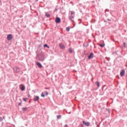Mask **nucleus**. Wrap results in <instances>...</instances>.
<instances>
[{"label":"nucleus","mask_w":127,"mask_h":127,"mask_svg":"<svg viewBox=\"0 0 127 127\" xmlns=\"http://www.w3.org/2000/svg\"><path fill=\"white\" fill-rule=\"evenodd\" d=\"M22 110L23 111V112H26V111H27V108L26 107L23 108Z\"/></svg>","instance_id":"11"},{"label":"nucleus","mask_w":127,"mask_h":127,"mask_svg":"<svg viewBox=\"0 0 127 127\" xmlns=\"http://www.w3.org/2000/svg\"><path fill=\"white\" fill-rule=\"evenodd\" d=\"M100 47H104V46H105V45L100 44Z\"/></svg>","instance_id":"19"},{"label":"nucleus","mask_w":127,"mask_h":127,"mask_svg":"<svg viewBox=\"0 0 127 127\" xmlns=\"http://www.w3.org/2000/svg\"><path fill=\"white\" fill-rule=\"evenodd\" d=\"M39 100V96H36L35 98L34 99V101L35 102H36Z\"/></svg>","instance_id":"10"},{"label":"nucleus","mask_w":127,"mask_h":127,"mask_svg":"<svg viewBox=\"0 0 127 127\" xmlns=\"http://www.w3.org/2000/svg\"><path fill=\"white\" fill-rule=\"evenodd\" d=\"M74 13H75V12H74V11H71V15H73V14H74Z\"/></svg>","instance_id":"21"},{"label":"nucleus","mask_w":127,"mask_h":127,"mask_svg":"<svg viewBox=\"0 0 127 127\" xmlns=\"http://www.w3.org/2000/svg\"><path fill=\"white\" fill-rule=\"evenodd\" d=\"M60 118H61V115H58L57 116V119H59Z\"/></svg>","instance_id":"18"},{"label":"nucleus","mask_w":127,"mask_h":127,"mask_svg":"<svg viewBox=\"0 0 127 127\" xmlns=\"http://www.w3.org/2000/svg\"><path fill=\"white\" fill-rule=\"evenodd\" d=\"M18 105H19V106H20V105H21V103H19L18 104Z\"/></svg>","instance_id":"24"},{"label":"nucleus","mask_w":127,"mask_h":127,"mask_svg":"<svg viewBox=\"0 0 127 127\" xmlns=\"http://www.w3.org/2000/svg\"><path fill=\"white\" fill-rule=\"evenodd\" d=\"M20 88L21 91H24V90H25V86L24 85L21 84L20 85Z\"/></svg>","instance_id":"3"},{"label":"nucleus","mask_w":127,"mask_h":127,"mask_svg":"<svg viewBox=\"0 0 127 127\" xmlns=\"http://www.w3.org/2000/svg\"><path fill=\"white\" fill-rule=\"evenodd\" d=\"M46 16H47V17H50V15L49 14H48V13H46Z\"/></svg>","instance_id":"12"},{"label":"nucleus","mask_w":127,"mask_h":127,"mask_svg":"<svg viewBox=\"0 0 127 127\" xmlns=\"http://www.w3.org/2000/svg\"><path fill=\"white\" fill-rule=\"evenodd\" d=\"M96 84H97V86L98 87H100V82L97 81V82H96Z\"/></svg>","instance_id":"17"},{"label":"nucleus","mask_w":127,"mask_h":127,"mask_svg":"<svg viewBox=\"0 0 127 127\" xmlns=\"http://www.w3.org/2000/svg\"><path fill=\"white\" fill-rule=\"evenodd\" d=\"M69 52H70V53H72V49H69Z\"/></svg>","instance_id":"23"},{"label":"nucleus","mask_w":127,"mask_h":127,"mask_svg":"<svg viewBox=\"0 0 127 127\" xmlns=\"http://www.w3.org/2000/svg\"><path fill=\"white\" fill-rule=\"evenodd\" d=\"M44 47H47V48H50L49 46H48V45H47L46 44L44 45Z\"/></svg>","instance_id":"15"},{"label":"nucleus","mask_w":127,"mask_h":127,"mask_svg":"<svg viewBox=\"0 0 127 127\" xmlns=\"http://www.w3.org/2000/svg\"><path fill=\"white\" fill-rule=\"evenodd\" d=\"M124 45H126V43H124Z\"/></svg>","instance_id":"25"},{"label":"nucleus","mask_w":127,"mask_h":127,"mask_svg":"<svg viewBox=\"0 0 127 127\" xmlns=\"http://www.w3.org/2000/svg\"><path fill=\"white\" fill-rule=\"evenodd\" d=\"M44 60H42V61H43Z\"/></svg>","instance_id":"27"},{"label":"nucleus","mask_w":127,"mask_h":127,"mask_svg":"<svg viewBox=\"0 0 127 127\" xmlns=\"http://www.w3.org/2000/svg\"><path fill=\"white\" fill-rule=\"evenodd\" d=\"M65 127H68V125H65Z\"/></svg>","instance_id":"26"},{"label":"nucleus","mask_w":127,"mask_h":127,"mask_svg":"<svg viewBox=\"0 0 127 127\" xmlns=\"http://www.w3.org/2000/svg\"><path fill=\"white\" fill-rule=\"evenodd\" d=\"M41 97H43V98H44L45 97V95L44 94V93L43 92L42 93Z\"/></svg>","instance_id":"13"},{"label":"nucleus","mask_w":127,"mask_h":127,"mask_svg":"<svg viewBox=\"0 0 127 127\" xmlns=\"http://www.w3.org/2000/svg\"><path fill=\"white\" fill-rule=\"evenodd\" d=\"M45 93H46V96H48L49 95V93L47 91H45Z\"/></svg>","instance_id":"22"},{"label":"nucleus","mask_w":127,"mask_h":127,"mask_svg":"<svg viewBox=\"0 0 127 127\" xmlns=\"http://www.w3.org/2000/svg\"><path fill=\"white\" fill-rule=\"evenodd\" d=\"M73 18H74V17H73V16H70L69 17V19H70V20H72V19H73Z\"/></svg>","instance_id":"16"},{"label":"nucleus","mask_w":127,"mask_h":127,"mask_svg":"<svg viewBox=\"0 0 127 127\" xmlns=\"http://www.w3.org/2000/svg\"><path fill=\"white\" fill-rule=\"evenodd\" d=\"M66 31H70V28L69 27H66Z\"/></svg>","instance_id":"14"},{"label":"nucleus","mask_w":127,"mask_h":127,"mask_svg":"<svg viewBox=\"0 0 127 127\" xmlns=\"http://www.w3.org/2000/svg\"><path fill=\"white\" fill-rule=\"evenodd\" d=\"M19 68L18 67H16L15 69H14V71L15 72H16V73H18V72H19Z\"/></svg>","instance_id":"9"},{"label":"nucleus","mask_w":127,"mask_h":127,"mask_svg":"<svg viewBox=\"0 0 127 127\" xmlns=\"http://www.w3.org/2000/svg\"><path fill=\"white\" fill-rule=\"evenodd\" d=\"M59 46L61 49H65V46L64 45H63V44H60Z\"/></svg>","instance_id":"6"},{"label":"nucleus","mask_w":127,"mask_h":127,"mask_svg":"<svg viewBox=\"0 0 127 127\" xmlns=\"http://www.w3.org/2000/svg\"><path fill=\"white\" fill-rule=\"evenodd\" d=\"M92 58H94V54L93 53H91L90 55L88 56V59H92Z\"/></svg>","instance_id":"5"},{"label":"nucleus","mask_w":127,"mask_h":127,"mask_svg":"<svg viewBox=\"0 0 127 127\" xmlns=\"http://www.w3.org/2000/svg\"><path fill=\"white\" fill-rule=\"evenodd\" d=\"M36 64L39 68H42V65H41V64H40V63L37 62Z\"/></svg>","instance_id":"8"},{"label":"nucleus","mask_w":127,"mask_h":127,"mask_svg":"<svg viewBox=\"0 0 127 127\" xmlns=\"http://www.w3.org/2000/svg\"><path fill=\"white\" fill-rule=\"evenodd\" d=\"M23 101H24V102H26V101L27 100V98H23Z\"/></svg>","instance_id":"20"},{"label":"nucleus","mask_w":127,"mask_h":127,"mask_svg":"<svg viewBox=\"0 0 127 127\" xmlns=\"http://www.w3.org/2000/svg\"><path fill=\"white\" fill-rule=\"evenodd\" d=\"M120 75L121 77H124V76H125V70H123L121 73H120Z\"/></svg>","instance_id":"7"},{"label":"nucleus","mask_w":127,"mask_h":127,"mask_svg":"<svg viewBox=\"0 0 127 127\" xmlns=\"http://www.w3.org/2000/svg\"><path fill=\"white\" fill-rule=\"evenodd\" d=\"M7 39L8 41L11 40V39H12V35L11 34L8 35L7 36Z\"/></svg>","instance_id":"1"},{"label":"nucleus","mask_w":127,"mask_h":127,"mask_svg":"<svg viewBox=\"0 0 127 127\" xmlns=\"http://www.w3.org/2000/svg\"><path fill=\"white\" fill-rule=\"evenodd\" d=\"M56 23H60L61 22V19L59 17H57L56 18Z\"/></svg>","instance_id":"2"},{"label":"nucleus","mask_w":127,"mask_h":127,"mask_svg":"<svg viewBox=\"0 0 127 127\" xmlns=\"http://www.w3.org/2000/svg\"><path fill=\"white\" fill-rule=\"evenodd\" d=\"M83 125H85L86 127H89L90 126V123L89 122H86L85 121H83Z\"/></svg>","instance_id":"4"}]
</instances>
